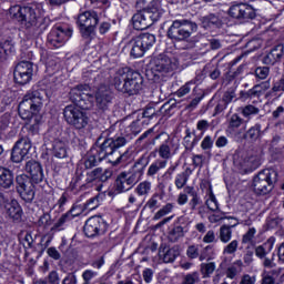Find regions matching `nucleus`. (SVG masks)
<instances>
[{
	"instance_id": "1",
	"label": "nucleus",
	"mask_w": 284,
	"mask_h": 284,
	"mask_svg": "<svg viewBox=\"0 0 284 284\" xmlns=\"http://www.w3.org/2000/svg\"><path fill=\"white\" fill-rule=\"evenodd\" d=\"M45 99H48V91L36 85L24 94L22 101L18 105L19 116L23 121H30V119L36 116L34 123L29 126L27 139H30V136H39V118L37 116V113L41 112Z\"/></svg>"
},
{
	"instance_id": "2",
	"label": "nucleus",
	"mask_w": 284,
	"mask_h": 284,
	"mask_svg": "<svg viewBox=\"0 0 284 284\" xmlns=\"http://www.w3.org/2000/svg\"><path fill=\"white\" fill-rule=\"evenodd\" d=\"M102 138L104 141L98 145V156L100 161H105L109 156H116L115 160L109 159V163H111L113 168L130 161L128 152L121 154V151H119L120 148L128 145V139H125L123 134L116 133L114 129H108L102 133Z\"/></svg>"
},
{
	"instance_id": "3",
	"label": "nucleus",
	"mask_w": 284,
	"mask_h": 284,
	"mask_svg": "<svg viewBox=\"0 0 284 284\" xmlns=\"http://www.w3.org/2000/svg\"><path fill=\"white\" fill-rule=\"evenodd\" d=\"M111 85L124 97H136V94H141L145 80L141 72L126 67L115 71L111 77Z\"/></svg>"
},
{
	"instance_id": "4",
	"label": "nucleus",
	"mask_w": 284,
	"mask_h": 284,
	"mask_svg": "<svg viewBox=\"0 0 284 284\" xmlns=\"http://www.w3.org/2000/svg\"><path fill=\"white\" fill-rule=\"evenodd\" d=\"M135 8L138 13L132 17L134 30H148L163 16L159 0H136Z\"/></svg>"
},
{
	"instance_id": "5",
	"label": "nucleus",
	"mask_w": 284,
	"mask_h": 284,
	"mask_svg": "<svg viewBox=\"0 0 284 284\" xmlns=\"http://www.w3.org/2000/svg\"><path fill=\"white\" fill-rule=\"evenodd\" d=\"M9 14L24 23L27 28H40L45 30L50 26V18L43 17V7L41 4H32L29 7L13 6L9 9Z\"/></svg>"
},
{
	"instance_id": "6",
	"label": "nucleus",
	"mask_w": 284,
	"mask_h": 284,
	"mask_svg": "<svg viewBox=\"0 0 284 284\" xmlns=\"http://www.w3.org/2000/svg\"><path fill=\"white\" fill-rule=\"evenodd\" d=\"M113 174L114 171H112V169H103L99 166L91 171H87L83 180V170L78 169L75 172V179L71 182V187L72 190H88L94 185L95 181H100V183H108V181L112 179Z\"/></svg>"
},
{
	"instance_id": "7",
	"label": "nucleus",
	"mask_w": 284,
	"mask_h": 284,
	"mask_svg": "<svg viewBox=\"0 0 284 284\" xmlns=\"http://www.w3.org/2000/svg\"><path fill=\"white\" fill-rule=\"evenodd\" d=\"M277 181L278 172L274 171V169H264L253 178V191L258 196H265V194H270L274 190Z\"/></svg>"
},
{
	"instance_id": "8",
	"label": "nucleus",
	"mask_w": 284,
	"mask_h": 284,
	"mask_svg": "<svg viewBox=\"0 0 284 284\" xmlns=\"http://www.w3.org/2000/svg\"><path fill=\"white\" fill-rule=\"evenodd\" d=\"M199 30L196 22L190 20H175L170 26L166 37L173 41H187Z\"/></svg>"
},
{
	"instance_id": "9",
	"label": "nucleus",
	"mask_w": 284,
	"mask_h": 284,
	"mask_svg": "<svg viewBox=\"0 0 284 284\" xmlns=\"http://www.w3.org/2000/svg\"><path fill=\"white\" fill-rule=\"evenodd\" d=\"M174 68H176V64L172 62V59L168 57V54L161 53L151 60V69L146 71V77H149L151 81H159L161 74H168L172 72Z\"/></svg>"
},
{
	"instance_id": "10",
	"label": "nucleus",
	"mask_w": 284,
	"mask_h": 284,
	"mask_svg": "<svg viewBox=\"0 0 284 284\" xmlns=\"http://www.w3.org/2000/svg\"><path fill=\"white\" fill-rule=\"evenodd\" d=\"M156 141H159L160 145L155 152H158L162 161H170L176 154V150H179V146L174 143V139L170 134L161 132L153 138L151 145H156Z\"/></svg>"
},
{
	"instance_id": "11",
	"label": "nucleus",
	"mask_w": 284,
	"mask_h": 284,
	"mask_svg": "<svg viewBox=\"0 0 284 284\" xmlns=\"http://www.w3.org/2000/svg\"><path fill=\"white\" fill-rule=\"evenodd\" d=\"M77 26L83 39H92L97 26H99V13L88 10L78 16Z\"/></svg>"
},
{
	"instance_id": "12",
	"label": "nucleus",
	"mask_w": 284,
	"mask_h": 284,
	"mask_svg": "<svg viewBox=\"0 0 284 284\" xmlns=\"http://www.w3.org/2000/svg\"><path fill=\"white\" fill-rule=\"evenodd\" d=\"M88 92H90V85L80 84L71 89L69 93L70 101L80 110H90L94 105V97Z\"/></svg>"
},
{
	"instance_id": "13",
	"label": "nucleus",
	"mask_w": 284,
	"mask_h": 284,
	"mask_svg": "<svg viewBox=\"0 0 284 284\" xmlns=\"http://www.w3.org/2000/svg\"><path fill=\"white\" fill-rule=\"evenodd\" d=\"M63 116L68 125H71L75 130H84V128H88V123H90L88 113L72 104L64 108Z\"/></svg>"
},
{
	"instance_id": "14",
	"label": "nucleus",
	"mask_w": 284,
	"mask_h": 284,
	"mask_svg": "<svg viewBox=\"0 0 284 284\" xmlns=\"http://www.w3.org/2000/svg\"><path fill=\"white\" fill-rule=\"evenodd\" d=\"M70 37H72V30L70 28L57 24L49 32L47 43L49 48H63Z\"/></svg>"
},
{
	"instance_id": "15",
	"label": "nucleus",
	"mask_w": 284,
	"mask_h": 284,
	"mask_svg": "<svg viewBox=\"0 0 284 284\" xmlns=\"http://www.w3.org/2000/svg\"><path fill=\"white\" fill-rule=\"evenodd\" d=\"M34 182H32L30 176L26 174L16 178V190L20 195V199L26 203H32V201H34Z\"/></svg>"
},
{
	"instance_id": "16",
	"label": "nucleus",
	"mask_w": 284,
	"mask_h": 284,
	"mask_svg": "<svg viewBox=\"0 0 284 284\" xmlns=\"http://www.w3.org/2000/svg\"><path fill=\"white\" fill-rule=\"evenodd\" d=\"M83 232L88 239L101 236L108 232V222L102 216H91L85 221Z\"/></svg>"
},
{
	"instance_id": "17",
	"label": "nucleus",
	"mask_w": 284,
	"mask_h": 284,
	"mask_svg": "<svg viewBox=\"0 0 284 284\" xmlns=\"http://www.w3.org/2000/svg\"><path fill=\"white\" fill-rule=\"evenodd\" d=\"M94 99L98 110L108 112L114 103V92H112L110 87L102 84L97 89Z\"/></svg>"
},
{
	"instance_id": "18",
	"label": "nucleus",
	"mask_w": 284,
	"mask_h": 284,
	"mask_svg": "<svg viewBox=\"0 0 284 284\" xmlns=\"http://www.w3.org/2000/svg\"><path fill=\"white\" fill-rule=\"evenodd\" d=\"M229 14L237 21H252L256 19V9L247 3H236L230 7Z\"/></svg>"
},
{
	"instance_id": "19",
	"label": "nucleus",
	"mask_w": 284,
	"mask_h": 284,
	"mask_svg": "<svg viewBox=\"0 0 284 284\" xmlns=\"http://www.w3.org/2000/svg\"><path fill=\"white\" fill-rule=\"evenodd\" d=\"M33 72H34V68L32 62L21 61L14 68L13 79L16 83H19V85H26L30 83V81H32Z\"/></svg>"
},
{
	"instance_id": "20",
	"label": "nucleus",
	"mask_w": 284,
	"mask_h": 284,
	"mask_svg": "<svg viewBox=\"0 0 284 284\" xmlns=\"http://www.w3.org/2000/svg\"><path fill=\"white\" fill-rule=\"evenodd\" d=\"M26 172L29 174L30 181L36 185H45L48 183V179L45 178V173L43 172V165L36 160H30L26 163Z\"/></svg>"
},
{
	"instance_id": "21",
	"label": "nucleus",
	"mask_w": 284,
	"mask_h": 284,
	"mask_svg": "<svg viewBox=\"0 0 284 284\" xmlns=\"http://www.w3.org/2000/svg\"><path fill=\"white\" fill-rule=\"evenodd\" d=\"M136 183L138 182L130 173L123 171L115 179V192L118 194H123V192H130V190H132L136 185Z\"/></svg>"
},
{
	"instance_id": "22",
	"label": "nucleus",
	"mask_w": 284,
	"mask_h": 284,
	"mask_svg": "<svg viewBox=\"0 0 284 284\" xmlns=\"http://www.w3.org/2000/svg\"><path fill=\"white\" fill-rule=\"evenodd\" d=\"M159 256L163 263H174L181 256V248H179V245L169 247L168 244L162 243L159 247Z\"/></svg>"
},
{
	"instance_id": "23",
	"label": "nucleus",
	"mask_w": 284,
	"mask_h": 284,
	"mask_svg": "<svg viewBox=\"0 0 284 284\" xmlns=\"http://www.w3.org/2000/svg\"><path fill=\"white\" fill-rule=\"evenodd\" d=\"M236 101V90L229 89L226 90L221 99L217 101V104L215 105L213 116H216L217 114H221L227 110V106L233 102Z\"/></svg>"
},
{
	"instance_id": "24",
	"label": "nucleus",
	"mask_w": 284,
	"mask_h": 284,
	"mask_svg": "<svg viewBox=\"0 0 284 284\" xmlns=\"http://www.w3.org/2000/svg\"><path fill=\"white\" fill-rule=\"evenodd\" d=\"M149 163L150 161H148V158H145V155H142L134 162L130 171L126 173L130 174L136 183H139V181H141V179L143 178V174H145V169L148 168Z\"/></svg>"
},
{
	"instance_id": "25",
	"label": "nucleus",
	"mask_w": 284,
	"mask_h": 284,
	"mask_svg": "<svg viewBox=\"0 0 284 284\" xmlns=\"http://www.w3.org/2000/svg\"><path fill=\"white\" fill-rule=\"evenodd\" d=\"M284 57V45L277 44L271 49L268 53H266L262 62L264 65H276V63H281V60Z\"/></svg>"
},
{
	"instance_id": "26",
	"label": "nucleus",
	"mask_w": 284,
	"mask_h": 284,
	"mask_svg": "<svg viewBox=\"0 0 284 284\" xmlns=\"http://www.w3.org/2000/svg\"><path fill=\"white\" fill-rule=\"evenodd\" d=\"M7 215L9 219L13 221H21L23 216V209H21V204L17 200H11L4 207Z\"/></svg>"
},
{
	"instance_id": "27",
	"label": "nucleus",
	"mask_w": 284,
	"mask_h": 284,
	"mask_svg": "<svg viewBox=\"0 0 284 284\" xmlns=\"http://www.w3.org/2000/svg\"><path fill=\"white\" fill-rule=\"evenodd\" d=\"M14 185V173L8 169L0 166V187L10 190Z\"/></svg>"
},
{
	"instance_id": "28",
	"label": "nucleus",
	"mask_w": 284,
	"mask_h": 284,
	"mask_svg": "<svg viewBox=\"0 0 284 284\" xmlns=\"http://www.w3.org/2000/svg\"><path fill=\"white\" fill-rule=\"evenodd\" d=\"M203 28L206 30L210 28H223V20L221 17L216 16V13H210L207 16H204L200 19Z\"/></svg>"
},
{
	"instance_id": "29",
	"label": "nucleus",
	"mask_w": 284,
	"mask_h": 284,
	"mask_svg": "<svg viewBox=\"0 0 284 284\" xmlns=\"http://www.w3.org/2000/svg\"><path fill=\"white\" fill-rule=\"evenodd\" d=\"M234 221L233 224H224L220 227L219 239L221 243H230L232 241V229L239 225L237 219H232Z\"/></svg>"
},
{
	"instance_id": "30",
	"label": "nucleus",
	"mask_w": 284,
	"mask_h": 284,
	"mask_svg": "<svg viewBox=\"0 0 284 284\" xmlns=\"http://www.w3.org/2000/svg\"><path fill=\"white\" fill-rule=\"evenodd\" d=\"M128 47L131 49L130 55L133 57V59H141V57H144L146 52L136 37L129 41Z\"/></svg>"
},
{
	"instance_id": "31",
	"label": "nucleus",
	"mask_w": 284,
	"mask_h": 284,
	"mask_svg": "<svg viewBox=\"0 0 284 284\" xmlns=\"http://www.w3.org/2000/svg\"><path fill=\"white\" fill-rule=\"evenodd\" d=\"M261 136H263L262 126L261 124L256 123L243 134L242 139L250 141L251 143H256Z\"/></svg>"
},
{
	"instance_id": "32",
	"label": "nucleus",
	"mask_w": 284,
	"mask_h": 284,
	"mask_svg": "<svg viewBox=\"0 0 284 284\" xmlns=\"http://www.w3.org/2000/svg\"><path fill=\"white\" fill-rule=\"evenodd\" d=\"M135 38H138V41H140L142 48H144V51L146 52L151 48H154V43H156V36L152 33H141Z\"/></svg>"
},
{
	"instance_id": "33",
	"label": "nucleus",
	"mask_w": 284,
	"mask_h": 284,
	"mask_svg": "<svg viewBox=\"0 0 284 284\" xmlns=\"http://www.w3.org/2000/svg\"><path fill=\"white\" fill-rule=\"evenodd\" d=\"M52 154L55 156V159H65L68 156L65 142L61 140H54L52 143Z\"/></svg>"
},
{
	"instance_id": "34",
	"label": "nucleus",
	"mask_w": 284,
	"mask_h": 284,
	"mask_svg": "<svg viewBox=\"0 0 284 284\" xmlns=\"http://www.w3.org/2000/svg\"><path fill=\"white\" fill-rule=\"evenodd\" d=\"M99 142H95V148H97V153L95 154H90L84 159L83 165H84V170H92L93 168H97L101 161L99 159Z\"/></svg>"
},
{
	"instance_id": "35",
	"label": "nucleus",
	"mask_w": 284,
	"mask_h": 284,
	"mask_svg": "<svg viewBox=\"0 0 284 284\" xmlns=\"http://www.w3.org/2000/svg\"><path fill=\"white\" fill-rule=\"evenodd\" d=\"M192 174V170L186 168L183 172L175 175V187L178 190H183L185 185H187V181H190V176Z\"/></svg>"
},
{
	"instance_id": "36",
	"label": "nucleus",
	"mask_w": 284,
	"mask_h": 284,
	"mask_svg": "<svg viewBox=\"0 0 284 284\" xmlns=\"http://www.w3.org/2000/svg\"><path fill=\"white\" fill-rule=\"evenodd\" d=\"M168 168V161L165 160H155L148 169L146 176L154 179L158 172Z\"/></svg>"
},
{
	"instance_id": "37",
	"label": "nucleus",
	"mask_w": 284,
	"mask_h": 284,
	"mask_svg": "<svg viewBox=\"0 0 284 284\" xmlns=\"http://www.w3.org/2000/svg\"><path fill=\"white\" fill-rule=\"evenodd\" d=\"M26 159H28V154L14 144L11 150L12 163H21V161H26Z\"/></svg>"
},
{
	"instance_id": "38",
	"label": "nucleus",
	"mask_w": 284,
	"mask_h": 284,
	"mask_svg": "<svg viewBox=\"0 0 284 284\" xmlns=\"http://www.w3.org/2000/svg\"><path fill=\"white\" fill-rule=\"evenodd\" d=\"M162 199L163 196L161 194L154 193L146 202L145 207L152 210V212H154V210H159V207H161Z\"/></svg>"
},
{
	"instance_id": "39",
	"label": "nucleus",
	"mask_w": 284,
	"mask_h": 284,
	"mask_svg": "<svg viewBox=\"0 0 284 284\" xmlns=\"http://www.w3.org/2000/svg\"><path fill=\"white\" fill-rule=\"evenodd\" d=\"M152 190V182L143 181L135 187V193L138 196H148Z\"/></svg>"
},
{
	"instance_id": "40",
	"label": "nucleus",
	"mask_w": 284,
	"mask_h": 284,
	"mask_svg": "<svg viewBox=\"0 0 284 284\" xmlns=\"http://www.w3.org/2000/svg\"><path fill=\"white\" fill-rule=\"evenodd\" d=\"M174 210V203H166L162 206L153 216V221H160L163 216H168V214H172Z\"/></svg>"
},
{
	"instance_id": "41",
	"label": "nucleus",
	"mask_w": 284,
	"mask_h": 284,
	"mask_svg": "<svg viewBox=\"0 0 284 284\" xmlns=\"http://www.w3.org/2000/svg\"><path fill=\"white\" fill-rule=\"evenodd\" d=\"M256 236V229L250 227L248 231L242 236V245H252L254 246L256 241L254 240Z\"/></svg>"
},
{
	"instance_id": "42",
	"label": "nucleus",
	"mask_w": 284,
	"mask_h": 284,
	"mask_svg": "<svg viewBox=\"0 0 284 284\" xmlns=\"http://www.w3.org/2000/svg\"><path fill=\"white\" fill-rule=\"evenodd\" d=\"M201 283V274L199 272L187 273L182 276L181 284H199Z\"/></svg>"
},
{
	"instance_id": "43",
	"label": "nucleus",
	"mask_w": 284,
	"mask_h": 284,
	"mask_svg": "<svg viewBox=\"0 0 284 284\" xmlns=\"http://www.w3.org/2000/svg\"><path fill=\"white\" fill-rule=\"evenodd\" d=\"M185 236V231H183V226H174L169 233L170 243H176L179 239H183Z\"/></svg>"
},
{
	"instance_id": "44",
	"label": "nucleus",
	"mask_w": 284,
	"mask_h": 284,
	"mask_svg": "<svg viewBox=\"0 0 284 284\" xmlns=\"http://www.w3.org/2000/svg\"><path fill=\"white\" fill-rule=\"evenodd\" d=\"M215 270H216V264L214 262L202 263L200 266V271H201V274L203 275V278H210V276L214 274Z\"/></svg>"
},
{
	"instance_id": "45",
	"label": "nucleus",
	"mask_w": 284,
	"mask_h": 284,
	"mask_svg": "<svg viewBox=\"0 0 284 284\" xmlns=\"http://www.w3.org/2000/svg\"><path fill=\"white\" fill-rule=\"evenodd\" d=\"M16 146L29 156L30 150H32V141H30V138H21L16 142Z\"/></svg>"
},
{
	"instance_id": "46",
	"label": "nucleus",
	"mask_w": 284,
	"mask_h": 284,
	"mask_svg": "<svg viewBox=\"0 0 284 284\" xmlns=\"http://www.w3.org/2000/svg\"><path fill=\"white\" fill-rule=\"evenodd\" d=\"M273 244L272 243H265L263 245H260L255 248V256L257 258H265L270 252H272Z\"/></svg>"
},
{
	"instance_id": "47",
	"label": "nucleus",
	"mask_w": 284,
	"mask_h": 284,
	"mask_svg": "<svg viewBox=\"0 0 284 284\" xmlns=\"http://www.w3.org/2000/svg\"><path fill=\"white\" fill-rule=\"evenodd\" d=\"M205 205L211 212H216V210H219V202L216 201L214 192H212V187L209 189V199L205 201Z\"/></svg>"
},
{
	"instance_id": "48",
	"label": "nucleus",
	"mask_w": 284,
	"mask_h": 284,
	"mask_svg": "<svg viewBox=\"0 0 284 284\" xmlns=\"http://www.w3.org/2000/svg\"><path fill=\"white\" fill-rule=\"evenodd\" d=\"M254 74L258 81H265L270 77V67H256Z\"/></svg>"
},
{
	"instance_id": "49",
	"label": "nucleus",
	"mask_w": 284,
	"mask_h": 284,
	"mask_svg": "<svg viewBox=\"0 0 284 284\" xmlns=\"http://www.w3.org/2000/svg\"><path fill=\"white\" fill-rule=\"evenodd\" d=\"M241 112H242L243 116H245V119H250V116H254V115L258 114V112H261V109H258L252 104H247L241 109Z\"/></svg>"
},
{
	"instance_id": "50",
	"label": "nucleus",
	"mask_w": 284,
	"mask_h": 284,
	"mask_svg": "<svg viewBox=\"0 0 284 284\" xmlns=\"http://www.w3.org/2000/svg\"><path fill=\"white\" fill-rule=\"evenodd\" d=\"M214 256V246L207 245L200 252V261H212Z\"/></svg>"
},
{
	"instance_id": "51",
	"label": "nucleus",
	"mask_w": 284,
	"mask_h": 284,
	"mask_svg": "<svg viewBox=\"0 0 284 284\" xmlns=\"http://www.w3.org/2000/svg\"><path fill=\"white\" fill-rule=\"evenodd\" d=\"M196 82H194V80H191L189 82H186L184 85H182L176 92L175 94L179 97V99L185 97V94H190V92L192 91V87L195 84Z\"/></svg>"
},
{
	"instance_id": "52",
	"label": "nucleus",
	"mask_w": 284,
	"mask_h": 284,
	"mask_svg": "<svg viewBox=\"0 0 284 284\" xmlns=\"http://www.w3.org/2000/svg\"><path fill=\"white\" fill-rule=\"evenodd\" d=\"M14 52V44H12L11 40H6L4 42L0 43V54H12Z\"/></svg>"
},
{
	"instance_id": "53",
	"label": "nucleus",
	"mask_w": 284,
	"mask_h": 284,
	"mask_svg": "<svg viewBox=\"0 0 284 284\" xmlns=\"http://www.w3.org/2000/svg\"><path fill=\"white\" fill-rule=\"evenodd\" d=\"M240 125H243V118H241V115L234 113L233 115H231V118L229 120V128H230V130H239Z\"/></svg>"
},
{
	"instance_id": "54",
	"label": "nucleus",
	"mask_w": 284,
	"mask_h": 284,
	"mask_svg": "<svg viewBox=\"0 0 284 284\" xmlns=\"http://www.w3.org/2000/svg\"><path fill=\"white\" fill-rule=\"evenodd\" d=\"M52 225V216L50 213H44L38 220V227H44L45 230Z\"/></svg>"
},
{
	"instance_id": "55",
	"label": "nucleus",
	"mask_w": 284,
	"mask_h": 284,
	"mask_svg": "<svg viewBox=\"0 0 284 284\" xmlns=\"http://www.w3.org/2000/svg\"><path fill=\"white\" fill-rule=\"evenodd\" d=\"M159 114V110H156V104H149L145 106L143 111V119H153Z\"/></svg>"
},
{
	"instance_id": "56",
	"label": "nucleus",
	"mask_w": 284,
	"mask_h": 284,
	"mask_svg": "<svg viewBox=\"0 0 284 284\" xmlns=\"http://www.w3.org/2000/svg\"><path fill=\"white\" fill-rule=\"evenodd\" d=\"M72 215L68 211L67 213L61 215L58 222L53 225L52 230H59V227H62V225H65V223L72 221Z\"/></svg>"
},
{
	"instance_id": "57",
	"label": "nucleus",
	"mask_w": 284,
	"mask_h": 284,
	"mask_svg": "<svg viewBox=\"0 0 284 284\" xmlns=\"http://www.w3.org/2000/svg\"><path fill=\"white\" fill-rule=\"evenodd\" d=\"M243 262L245 263V265H252V263H254V248L250 245L246 246Z\"/></svg>"
},
{
	"instance_id": "58",
	"label": "nucleus",
	"mask_w": 284,
	"mask_h": 284,
	"mask_svg": "<svg viewBox=\"0 0 284 284\" xmlns=\"http://www.w3.org/2000/svg\"><path fill=\"white\" fill-rule=\"evenodd\" d=\"M99 206V195H95L91 199H89L84 204H83V209L84 210H97V207Z\"/></svg>"
},
{
	"instance_id": "59",
	"label": "nucleus",
	"mask_w": 284,
	"mask_h": 284,
	"mask_svg": "<svg viewBox=\"0 0 284 284\" xmlns=\"http://www.w3.org/2000/svg\"><path fill=\"white\" fill-rule=\"evenodd\" d=\"M242 95L244 97V99H258V97H261L262 94L258 90V87L255 84L252 89L244 92Z\"/></svg>"
},
{
	"instance_id": "60",
	"label": "nucleus",
	"mask_w": 284,
	"mask_h": 284,
	"mask_svg": "<svg viewBox=\"0 0 284 284\" xmlns=\"http://www.w3.org/2000/svg\"><path fill=\"white\" fill-rule=\"evenodd\" d=\"M236 250H239V242L233 240L224 247L223 254H236Z\"/></svg>"
},
{
	"instance_id": "61",
	"label": "nucleus",
	"mask_w": 284,
	"mask_h": 284,
	"mask_svg": "<svg viewBox=\"0 0 284 284\" xmlns=\"http://www.w3.org/2000/svg\"><path fill=\"white\" fill-rule=\"evenodd\" d=\"M186 256L192 260L200 258L201 253H199V246L190 245L186 250Z\"/></svg>"
},
{
	"instance_id": "62",
	"label": "nucleus",
	"mask_w": 284,
	"mask_h": 284,
	"mask_svg": "<svg viewBox=\"0 0 284 284\" xmlns=\"http://www.w3.org/2000/svg\"><path fill=\"white\" fill-rule=\"evenodd\" d=\"M213 146H214V139H212L211 135H206L201 143L202 150H212Z\"/></svg>"
},
{
	"instance_id": "63",
	"label": "nucleus",
	"mask_w": 284,
	"mask_h": 284,
	"mask_svg": "<svg viewBox=\"0 0 284 284\" xmlns=\"http://www.w3.org/2000/svg\"><path fill=\"white\" fill-rule=\"evenodd\" d=\"M272 92H284V74L281 77V79L274 82Z\"/></svg>"
},
{
	"instance_id": "64",
	"label": "nucleus",
	"mask_w": 284,
	"mask_h": 284,
	"mask_svg": "<svg viewBox=\"0 0 284 284\" xmlns=\"http://www.w3.org/2000/svg\"><path fill=\"white\" fill-rule=\"evenodd\" d=\"M77 273L71 272L65 275V277L62 280V284H77Z\"/></svg>"
}]
</instances>
